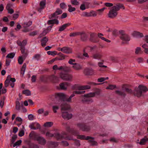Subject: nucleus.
<instances>
[{
  "mask_svg": "<svg viewBox=\"0 0 148 148\" xmlns=\"http://www.w3.org/2000/svg\"><path fill=\"white\" fill-rule=\"evenodd\" d=\"M121 8L124 9V7L122 4L118 3L116 4L109 11L108 14V17L112 19L115 18L118 14L117 11Z\"/></svg>",
  "mask_w": 148,
  "mask_h": 148,
  "instance_id": "1",
  "label": "nucleus"
},
{
  "mask_svg": "<svg viewBox=\"0 0 148 148\" xmlns=\"http://www.w3.org/2000/svg\"><path fill=\"white\" fill-rule=\"evenodd\" d=\"M148 89L145 86L143 85H139L138 88H136L134 90V95L138 97H140L143 92L147 91Z\"/></svg>",
  "mask_w": 148,
  "mask_h": 148,
  "instance_id": "2",
  "label": "nucleus"
},
{
  "mask_svg": "<svg viewBox=\"0 0 148 148\" xmlns=\"http://www.w3.org/2000/svg\"><path fill=\"white\" fill-rule=\"evenodd\" d=\"M55 97L56 99L63 101L64 102L65 101L71 103L72 102V98L70 96L69 98H67V95L63 93H56L55 94Z\"/></svg>",
  "mask_w": 148,
  "mask_h": 148,
  "instance_id": "3",
  "label": "nucleus"
},
{
  "mask_svg": "<svg viewBox=\"0 0 148 148\" xmlns=\"http://www.w3.org/2000/svg\"><path fill=\"white\" fill-rule=\"evenodd\" d=\"M10 81L12 82L10 83V86L12 88L14 87V82L16 81L15 79L14 78H12L11 76L9 75L7 76L4 82V86L5 88H7L8 86Z\"/></svg>",
  "mask_w": 148,
  "mask_h": 148,
  "instance_id": "4",
  "label": "nucleus"
},
{
  "mask_svg": "<svg viewBox=\"0 0 148 148\" xmlns=\"http://www.w3.org/2000/svg\"><path fill=\"white\" fill-rule=\"evenodd\" d=\"M27 41L26 40H23L22 42L19 40L17 41V44L20 47L21 53L23 54L26 55V53L25 52V46L27 44Z\"/></svg>",
  "mask_w": 148,
  "mask_h": 148,
  "instance_id": "5",
  "label": "nucleus"
},
{
  "mask_svg": "<svg viewBox=\"0 0 148 148\" xmlns=\"http://www.w3.org/2000/svg\"><path fill=\"white\" fill-rule=\"evenodd\" d=\"M60 77L64 80L71 81L73 78V76L71 74L64 73H61L59 74Z\"/></svg>",
  "mask_w": 148,
  "mask_h": 148,
  "instance_id": "6",
  "label": "nucleus"
},
{
  "mask_svg": "<svg viewBox=\"0 0 148 148\" xmlns=\"http://www.w3.org/2000/svg\"><path fill=\"white\" fill-rule=\"evenodd\" d=\"M76 125L80 130H81L83 131L88 132L90 130V126L85 124L78 123Z\"/></svg>",
  "mask_w": 148,
  "mask_h": 148,
  "instance_id": "7",
  "label": "nucleus"
},
{
  "mask_svg": "<svg viewBox=\"0 0 148 148\" xmlns=\"http://www.w3.org/2000/svg\"><path fill=\"white\" fill-rule=\"evenodd\" d=\"M59 100L61 101L62 103L61 105V111H66L70 109V107L69 105L67 104L65 101H64V102L63 101L61 100Z\"/></svg>",
  "mask_w": 148,
  "mask_h": 148,
  "instance_id": "8",
  "label": "nucleus"
},
{
  "mask_svg": "<svg viewBox=\"0 0 148 148\" xmlns=\"http://www.w3.org/2000/svg\"><path fill=\"white\" fill-rule=\"evenodd\" d=\"M90 37L89 40L92 42L96 43L99 41V40L97 38H95L96 36V34L95 33H90Z\"/></svg>",
  "mask_w": 148,
  "mask_h": 148,
  "instance_id": "9",
  "label": "nucleus"
},
{
  "mask_svg": "<svg viewBox=\"0 0 148 148\" xmlns=\"http://www.w3.org/2000/svg\"><path fill=\"white\" fill-rule=\"evenodd\" d=\"M62 116L64 119L68 120L71 118L72 115L71 114H69L66 111H61Z\"/></svg>",
  "mask_w": 148,
  "mask_h": 148,
  "instance_id": "10",
  "label": "nucleus"
},
{
  "mask_svg": "<svg viewBox=\"0 0 148 148\" xmlns=\"http://www.w3.org/2000/svg\"><path fill=\"white\" fill-rule=\"evenodd\" d=\"M66 129L67 132L75 136H76L77 137V135H78V134H79V132L78 131L74 129L71 128L69 126H67Z\"/></svg>",
  "mask_w": 148,
  "mask_h": 148,
  "instance_id": "11",
  "label": "nucleus"
},
{
  "mask_svg": "<svg viewBox=\"0 0 148 148\" xmlns=\"http://www.w3.org/2000/svg\"><path fill=\"white\" fill-rule=\"evenodd\" d=\"M59 49H60V51L63 53L66 54H69L72 53V49L71 48L64 47L62 48H59Z\"/></svg>",
  "mask_w": 148,
  "mask_h": 148,
  "instance_id": "12",
  "label": "nucleus"
},
{
  "mask_svg": "<svg viewBox=\"0 0 148 148\" xmlns=\"http://www.w3.org/2000/svg\"><path fill=\"white\" fill-rule=\"evenodd\" d=\"M31 129L36 130L40 129V125L38 123L34 122L31 123L29 126Z\"/></svg>",
  "mask_w": 148,
  "mask_h": 148,
  "instance_id": "13",
  "label": "nucleus"
},
{
  "mask_svg": "<svg viewBox=\"0 0 148 148\" xmlns=\"http://www.w3.org/2000/svg\"><path fill=\"white\" fill-rule=\"evenodd\" d=\"M77 138L83 140H89L90 139L94 140L95 138L93 137L89 136H86L85 135H80L79 134L77 135Z\"/></svg>",
  "mask_w": 148,
  "mask_h": 148,
  "instance_id": "14",
  "label": "nucleus"
},
{
  "mask_svg": "<svg viewBox=\"0 0 148 148\" xmlns=\"http://www.w3.org/2000/svg\"><path fill=\"white\" fill-rule=\"evenodd\" d=\"M123 31H121V35L120 37L123 40L128 41L130 40V36L127 34L123 33Z\"/></svg>",
  "mask_w": 148,
  "mask_h": 148,
  "instance_id": "15",
  "label": "nucleus"
},
{
  "mask_svg": "<svg viewBox=\"0 0 148 148\" xmlns=\"http://www.w3.org/2000/svg\"><path fill=\"white\" fill-rule=\"evenodd\" d=\"M79 35L80 36V39L83 41H86L88 38V36L84 32H80Z\"/></svg>",
  "mask_w": 148,
  "mask_h": 148,
  "instance_id": "16",
  "label": "nucleus"
},
{
  "mask_svg": "<svg viewBox=\"0 0 148 148\" xmlns=\"http://www.w3.org/2000/svg\"><path fill=\"white\" fill-rule=\"evenodd\" d=\"M39 5L40 7L38 8L37 10L38 11L40 12H41L42 10L45 8L46 5L45 0H43L41 1Z\"/></svg>",
  "mask_w": 148,
  "mask_h": 148,
  "instance_id": "17",
  "label": "nucleus"
},
{
  "mask_svg": "<svg viewBox=\"0 0 148 148\" xmlns=\"http://www.w3.org/2000/svg\"><path fill=\"white\" fill-rule=\"evenodd\" d=\"M36 140L37 141L39 144L42 145H44L46 143V140L45 138L41 136H37L36 138Z\"/></svg>",
  "mask_w": 148,
  "mask_h": 148,
  "instance_id": "18",
  "label": "nucleus"
},
{
  "mask_svg": "<svg viewBox=\"0 0 148 148\" xmlns=\"http://www.w3.org/2000/svg\"><path fill=\"white\" fill-rule=\"evenodd\" d=\"M94 70L92 69H85L84 71V74L86 75H91L94 73Z\"/></svg>",
  "mask_w": 148,
  "mask_h": 148,
  "instance_id": "19",
  "label": "nucleus"
},
{
  "mask_svg": "<svg viewBox=\"0 0 148 148\" xmlns=\"http://www.w3.org/2000/svg\"><path fill=\"white\" fill-rule=\"evenodd\" d=\"M70 85V84L68 82H63L60 84V86L61 89L65 90L67 89V86Z\"/></svg>",
  "mask_w": 148,
  "mask_h": 148,
  "instance_id": "20",
  "label": "nucleus"
},
{
  "mask_svg": "<svg viewBox=\"0 0 148 148\" xmlns=\"http://www.w3.org/2000/svg\"><path fill=\"white\" fill-rule=\"evenodd\" d=\"M91 87L89 85L79 86L77 87V89L79 90H83L89 89Z\"/></svg>",
  "mask_w": 148,
  "mask_h": 148,
  "instance_id": "21",
  "label": "nucleus"
},
{
  "mask_svg": "<svg viewBox=\"0 0 148 148\" xmlns=\"http://www.w3.org/2000/svg\"><path fill=\"white\" fill-rule=\"evenodd\" d=\"M73 68L75 70H80L82 69V66L79 64L76 63L73 66Z\"/></svg>",
  "mask_w": 148,
  "mask_h": 148,
  "instance_id": "22",
  "label": "nucleus"
},
{
  "mask_svg": "<svg viewBox=\"0 0 148 148\" xmlns=\"http://www.w3.org/2000/svg\"><path fill=\"white\" fill-rule=\"evenodd\" d=\"M82 101L84 103H89L93 101L92 99L90 98L85 97L82 99Z\"/></svg>",
  "mask_w": 148,
  "mask_h": 148,
  "instance_id": "23",
  "label": "nucleus"
},
{
  "mask_svg": "<svg viewBox=\"0 0 148 148\" xmlns=\"http://www.w3.org/2000/svg\"><path fill=\"white\" fill-rule=\"evenodd\" d=\"M122 88L123 90H125L126 92L130 94L133 93L132 90L127 87L125 85H123L122 86Z\"/></svg>",
  "mask_w": 148,
  "mask_h": 148,
  "instance_id": "24",
  "label": "nucleus"
},
{
  "mask_svg": "<svg viewBox=\"0 0 148 148\" xmlns=\"http://www.w3.org/2000/svg\"><path fill=\"white\" fill-rule=\"evenodd\" d=\"M48 40V38L47 37H45L43 38L41 40V45L43 47H44L46 45V43Z\"/></svg>",
  "mask_w": 148,
  "mask_h": 148,
  "instance_id": "25",
  "label": "nucleus"
},
{
  "mask_svg": "<svg viewBox=\"0 0 148 148\" xmlns=\"http://www.w3.org/2000/svg\"><path fill=\"white\" fill-rule=\"evenodd\" d=\"M47 23L49 25L53 24H54L57 25L59 23V21L57 19H54L49 20L48 21Z\"/></svg>",
  "mask_w": 148,
  "mask_h": 148,
  "instance_id": "26",
  "label": "nucleus"
},
{
  "mask_svg": "<svg viewBox=\"0 0 148 148\" xmlns=\"http://www.w3.org/2000/svg\"><path fill=\"white\" fill-rule=\"evenodd\" d=\"M132 35L137 37H142L143 36L142 33L137 31H134L132 33Z\"/></svg>",
  "mask_w": 148,
  "mask_h": 148,
  "instance_id": "27",
  "label": "nucleus"
},
{
  "mask_svg": "<svg viewBox=\"0 0 148 148\" xmlns=\"http://www.w3.org/2000/svg\"><path fill=\"white\" fill-rule=\"evenodd\" d=\"M50 79L54 82H58L59 80V78L53 75L50 76Z\"/></svg>",
  "mask_w": 148,
  "mask_h": 148,
  "instance_id": "28",
  "label": "nucleus"
},
{
  "mask_svg": "<svg viewBox=\"0 0 148 148\" xmlns=\"http://www.w3.org/2000/svg\"><path fill=\"white\" fill-rule=\"evenodd\" d=\"M58 55L59 57H56L57 60H62L64 59L65 56L64 55L62 54L61 53H59Z\"/></svg>",
  "mask_w": 148,
  "mask_h": 148,
  "instance_id": "29",
  "label": "nucleus"
},
{
  "mask_svg": "<svg viewBox=\"0 0 148 148\" xmlns=\"http://www.w3.org/2000/svg\"><path fill=\"white\" fill-rule=\"evenodd\" d=\"M54 137L56 138L58 140L64 138L63 136L60 134L56 133L54 134Z\"/></svg>",
  "mask_w": 148,
  "mask_h": 148,
  "instance_id": "30",
  "label": "nucleus"
},
{
  "mask_svg": "<svg viewBox=\"0 0 148 148\" xmlns=\"http://www.w3.org/2000/svg\"><path fill=\"white\" fill-rule=\"evenodd\" d=\"M148 140V138L147 136H145L144 138L141 139L139 144L140 145H144V143Z\"/></svg>",
  "mask_w": 148,
  "mask_h": 148,
  "instance_id": "31",
  "label": "nucleus"
},
{
  "mask_svg": "<svg viewBox=\"0 0 148 148\" xmlns=\"http://www.w3.org/2000/svg\"><path fill=\"white\" fill-rule=\"evenodd\" d=\"M101 55L98 53L93 54L92 56L93 58L95 59H99L101 58Z\"/></svg>",
  "mask_w": 148,
  "mask_h": 148,
  "instance_id": "32",
  "label": "nucleus"
},
{
  "mask_svg": "<svg viewBox=\"0 0 148 148\" xmlns=\"http://www.w3.org/2000/svg\"><path fill=\"white\" fill-rule=\"evenodd\" d=\"M83 97H84L90 98L94 97V94L93 92H90L88 94H84L83 96Z\"/></svg>",
  "mask_w": 148,
  "mask_h": 148,
  "instance_id": "33",
  "label": "nucleus"
},
{
  "mask_svg": "<svg viewBox=\"0 0 148 148\" xmlns=\"http://www.w3.org/2000/svg\"><path fill=\"white\" fill-rule=\"evenodd\" d=\"M26 63H24L21 71V74L23 75L24 74L25 72V70L26 68Z\"/></svg>",
  "mask_w": 148,
  "mask_h": 148,
  "instance_id": "34",
  "label": "nucleus"
},
{
  "mask_svg": "<svg viewBox=\"0 0 148 148\" xmlns=\"http://www.w3.org/2000/svg\"><path fill=\"white\" fill-rule=\"evenodd\" d=\"M89 47V46H87L84 48L83 50V56L87 58H89V56H88V53L86 52V51L87 48Z\"/></svg>",
  "mask_w": 148,
  "mask_h": 148,
  "instance_id": "35",
  "label": "nucleus"
},
{
  "mask_svg": "<svg viewBox=\"0 0 148 148\" xmlns=\"http://www.w3.org/2000/svg\"><path fill=\"white\" fill-rule=\"evenodd\" d=\"M143 51L141 50V48L140 47H137L135 49V53L136 54H142Z\"/></svg>",
  "mask_w": 148,
  "mask_h": 148,
  "instance_id": "36",
  "label": "nucleus"
},
{
  "mask_svg": "<svg viewBox=\"0 0 148 148\" xmlns=\"http://www.w3.org/2000/svg\"><path fill=\"white\" fill-rule=\"evenodd\" d=\"M142 47L144 49V51L146 54H148V46L146 44L142 45Z\"/></svg>",
  "mask_w": 148,
  "mask_h": 148,
  "instance_id": "37",
  "label": "nucleus"
},
{
  "mask_svg": "<svg viewBox=\"0 0 148 148\" xmlns=\"http://www.w3.org/2000/svg\"><path fill=\"white\" fill-rule=\"evenodd\" d=\"M29 136L31 138H34L35 140H36V138L37 137V136L36 134L34 133V132L33 131L29 134Z\"/></svg>",
  "mask_w": 148,
  "mask_h": 148,
  "instance_id": "38",
  "label": "nucleus"
},
{
  "mask_svg": "<svg viewBox=\"0 0 148 148\" xmlns=\"http://www.w3.org/2000/svg\"><path fill=\"white\" fill-rule=\"evenodd\" d=\"M80 32H76L71 33L70 34V37H75L78 36H79Z\"/></svg>",
  "mask_w": 148,
  "mask_h": 148,
  "instance_id": "39",
  "label": "nucleus"
},
{
  "mask_svg": "<svg viewBox=\"0 0 148 148\" xmlns=\"http://www.w3.org/2000/svg\"><path fill=\"white\" fill-rule=\"evenodd\" d=\"M40 57L41 56L40 54H36L34 56L32 59L38 61L40 59Z\"/></svg>",
  "mask_w": 148,
  "mask_h": 148,
  "instance_id": "40",
  "label": "nucleus"
},
{
  "mask_svg": "<svg viewBox=\"0 0 148 148\" xmlns=\"http://www.w3.org/2000/svg\"><path fill=\"white\" fill-rule=\"evenodd\" d=\"M15 55V53L14 52L10 53L8 54L6 57V58L12 59Z\"/></svg>",
  "mask_w": 148,
  "mask_h": 148,
  "instance_id": "41",
  "label": "nucleus"
},
{
  "mask_svg": "<svg viewBox=\"0 0 148 148\" xmlns=\"http://www.w3.org/2000/svg\"><path fill=\"white\" fill-rule=\"evenodd\" d=\"M69 7L68 11L70 12H71L75 11L76 9L75 8L72 7L71 5H68Z\"/></svg>",
  "mask_w": 148,
  "mask_h": 148,
  "instance_id": "42",
  "label": "nucleus"
},
{
  "mask_svg": "<svg viewBox=\"0 0 148 148\" xmlns=\"http://www.w3.org/2000/svg\"><path fill=\"white\" fill-rule=\"evenodd\" d=\"M23 94L27 96H29L31 95L30 91L29 90H26L23 91Z\"/></svg>",
  "mask_w": 148,
  "mask_h": 148,
  "instance_id": "43",
  "label": "nucleus"
},
{
  "mask_svg": "<svg viewBox=\"0 0 148 148\" xmlns=\"http://www.w3.org/2000/svg\"><path fill=\"white\" fill-rule=\"evenodd\" d=\"M21 106L20 103L18 101H16V109L17 110H19Z\"/></svg>",
  "mask_w": 148,
  "mask_h": 148,
  "instance_id": "44",
  "label": "nucleus"
},
{
  "mask_svg": "<svg viewBox=\"0 0 148 148\" xmlns=\"http://www.w3.org/2000/svg\"><path fill=\"white\" fill-rule=\"evenodd\" d=\"M115 92L117 94L124 97L126 95V94L125 93L120 91L116 90Z\"/></svg>",
  "mask_w": 148,
  "mask_h": 148,
  "instance_id": "45",
  "label": "nucleus"
},
{
  "mask_svg": "<svg viewBox=\"0 0 148 148\" xmlns=\"http://www.w3.org/2000/svg\"><path fill=\"white\" fill-rule=\"evenodd\" d=\"M53 125V123L52 122H47L45 123L44 125V126L45 127H50L51 126Z\"/></svg>",
  "mask_w": 148,
  "mask_h": 148,
  "instance_id": "46",
  "label": "nucleus"
},
{
  "mask_svg": "<svg viewBox=\"0 0 148 148\" xmlns=\"http://www.w3.org/2000/svg\"><path fill=\"white\" fill-rule=\"evenodd\" d=\"M5 99V97L3 96V99L1 100L0 102V106L1 108H2L3 106L4 103V100Z\"/></svg>",
  "mask_w": 148,
  "mask_h": 148,
  "instance_id": "47",
  "label": "nucleus"
},
{
  "mask_svg": "<svg viewBox=\"0 0 148 148\" xmlns=\"http://www.w3.org/2000/svg\"><path fill=\"white\" fill-rule=\"evenodd\" d=\"M17 138V136L16 135H14L13 136L10 140L11 143L13 144L16 139Z\"/></svg>",
  "mask_w": 148,
  "mask_h": 148,
  "instance_id": "48",
  "label": "nucleus"
},
{
  "mask_svg": "<svg viewBox=\"0 0 148 148\" xmlns=\"http://www.w3.org/2000/svg\"><path fill=\"white\" fill-rule=\"evenodd\" d=\"M62 12V10H61L59 8H58L56 10L54 13V14H56L58 15L61 14Z\"/></svg>",
  "mask_w": 148,
  "mask_h": 148,
  "instance_id": "49",
  "label": "nucleus"
},
{
  "mask_svg": "<svg viewBox=\"0 0 148 148\" xmlns=\"http://www.w3.org/2000/svg\"><path fill=\"white\" fill-rule=\"evenodd\" d=\"M57 52L56 51H49L47 52V53L49 55H51L53 56H54L57 54Z\"/></svg>",
  "mask_w": 148,
  "mask_h": 148,
  "instance_id": "50",
  "label": "nucleus"
},
{
  "mask_svg": "<svg viewBox=\"0 0 148 148\" xmlns=\"http://www.w3.org/2000/svg\"><path fill=\"white\" fill-rule=\"evenodd\" d=\"M58 17V16L56 14H54V13H53L51 14V16L49 17V19H52L53 18H55V19H57Z\"/></svg>",
  "mask_w": 148,
  "mask_h": 148,
  "instance_id": "51",
  "label": "nucleus"
},
{
  "mask_svg": "<svg viewBox=\"0 0 148 148\" xmlns=\"http://www.w3.org/2000/svg\"><path fill=\"white\" fill-rule=\"evenodd\" d=\"M71 3L74 5H77L79 4V2L77 0H71Z\"/></svg>",
  "mask_w": 148,
  "mask_h": 148,
  "instance_id": "52",
  "label": "nucleus"
},
{
  "mask_svg": "<svg viewBox=\"0 0 148 148\" xmlns=\"http://www.w3.org/2000/svg\"><path fill=\"white\" fill-rule=\"evenodd\" d=\"M89 143L91 144L92 145H97V142L92 140H89L88 141Z\"/></svg>",
  "mask_w": 148,
  "mask_h": 148,
  "instance_id": "53",
  "label": "nucleus"
},
{
  "mask_svg": "<svg viewBox=\"0 0 148 148\" xmlns=\"http://www.w3.org/2000/svg\"><path fill=\"white\" fill-rule=\"evenodd\" d=\"M75 59H70L69 62L68 63L70 64L73 65L75 64L76 63H75Z\"/></svg>",
  "mask_w": 148,
  "mask_h": 148,
  "instance_id": "54",
  "label": "nucleus"
},
{
  "mask_svg": "<svg viewBox=\"0 0 148 148\" xmlns=\"http://www.w3.org/2000/svg\"><path fill=\"white\" fill-rule=\"evenodd\" d=\"M116 87V86L115 85H110L106 87V89L112 90L115 88Z\"/></svg>",
  "mask_w": 148,
  "mask_h": 148,
  "instance_id": "55",
  "label": "nucleus"
},
{
  "mask_svg": "<svg viewBox=\"0 0 148 148\" xmlns=\"http://www.w3.org/2000/svg\"><path fill=\"white\" fill-rule=\"evenodd\" d=\"M18 61L19 64H22L23 61L22 57L21 56H19Z\"/></svg>",
  "mask_w": 148,
  "mask_h": 148,
  "instance_id": "56",
  "label": "nucleus"
},
{
  "mask_svg": "<svg viewBox=\"0 0 148 148\" xmlns=\"http://www.w3.org/2000/svg\"><path fill=\"white\" fill-rule=\"evenodd\" d=\"M74 140H75V145L78 147L80 145V141L76 139H75Z\"/></svg>",
  "mask_w": 148,
  "mask_h": 148,
  "instance_id": "57",
  "label": "nucleus"
},
{
  "mask_svg": "<svg viewBox=\"0 0 148 148\" xmlns=\"http://www.w3.org/2000/svg\"><path fill=\"white\" fill-rule=\"evenodd\" d=\"M49 32V31L48 29H46L40 35V36H44L47 33Z\"/></svg>",
  "mask_w": 148,
  "mask_h": 148,
  "instance_id": "58",
  "label": "nucleus"
},
{
  "mask_svg": "<svg viewBox=\"0 0 148 148\" xmlns=\"http://www.w3.org/2000/svg\"><path fill=\"white\" fill-rule=\"evenodd\" d=\"M21 142L22 141L21 140H18L13 145V147H15L17 145H19L21 143Z\"/></svg>",
  "mask_w": 148,
  "mask_h": 148,
  "instance_id": "59",
  "label": "nucleus"
},
{
  "mask_svg": "<svg viewBox=\"0 0 148 148\" xmlns=\"http://www.w3.org/2000/svg\"><path fill=\"white\" fill-rule=\"evenodd\" d=\"M52 109L54 112L56 113L57 112V110L59 109V107L56 106H53Z\"/></svg>",
  "mask_w": 148,
  "mask_h": 148,
  "instance_id": "60",
  "label": "nucleus"
},
{
  "mask_svg": "<svg viewBox=\"0 0 148 148\" xmlns=\"http://www.w3.org/2000/svg\"><path fill=\"white\" fill-rule=\"evenodd\" d=\"M46 135L47 137L49 138L54 136V134L50 133L49 132H48L46 133Z\"/></svg>",
  "mask_w": 148,
  "mask_h": 148,
  "instance_id": "61",
  "label": "nucleus"
},
{
  "mask_svg": "<svg viewBox=\"0 0 148 148\" xmlns=\"http://www.w3.org/2000/svg\"><path fill=\"white\" fill-rule=\"evenodd\" d=\"M30 148H39L37 145L34 144H31L29 145Z\"/></svg>",
  "mask_w": 148,
  "mask_h": 148,
  "instance_id": "62",
  "label": "nucleus"
},
{
  "mask_svg": "<svg viewBox=\"0 0 148 148\" xmlns=\"http://www.w3.org/2000/svg\"><path fill=\"white\" fill-rule=\"evenodd\" d=\"M105 9V8H103L101 9H98L97 10V14L99 15L101 14V13Z\"/></svg>",
  "mask_w": 148,
  "mask_h": 148,
  "instance_id": "63",
  "label": "nucleus"
},
{
  "mask_svg": "<svg viewBox=\"0 0 148 148\" xmlns=\"http://www.w3.org/2000/svg\"><path fill=\"white\" fill-rule=\"evenodd\" d=\"M71 25V23H68L63 25L62 26L65 29L67 27Z\"/></svg>",
  "mask_w": 148,
  "mask_h": 148,
  "instance_id": "64",
  "label": "nucleus"
}]
</instances>
